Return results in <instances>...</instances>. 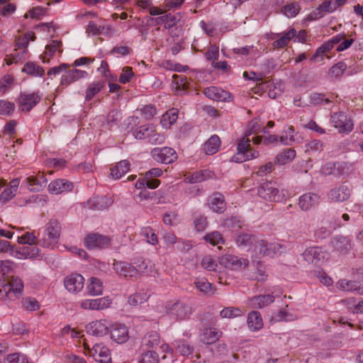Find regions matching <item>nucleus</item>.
<instances>
[{
    "instance_id": "f257e3e1",
    "label": "nucleus",
    "mask_w": 363,
    "mask_h": 363,
    "mask_svg": "<svg viewBox=\"0 0 363 363\" xmlns=\"http://www.w3.org/2000/svg\"><path fill=\"white\" fill-rule=\"evenodd\" d=\"M250 143L249 138L243 137L240 140L238 144V152L232 157L233 162L240 163L258 157V152L253 150Z\"/></svg>"
},
{
    "instance_id": "f03ea898",
    "label": "nucleus",
    "mask_w": 363,
    "mask_h": 363,
    "mask_svg": "<svg viewBox=\"0 0 363 363\" xmlns=\"http://www.w3.org/2000/svg\"><path fill=\"white\" fill-rule=\"evenodd\" d=\"M61 227L56 220H50L47 226L45 237L38 241V243L46 247H52L56 244L60 238Z\"/></svg>"
},
{
    "instance_id": "7ed1b4c3",
    "label": "nucleus",
    "mask_w": 363,
    "mask_h": 363,
    "mask_svg": "<svg viewBox=\"0 0 363 363\" xmlns=\"http://www.w3.org/2000/svg\"><path fill=\"white\" fill-rule=\"evenodd\" d=\"M63 71L64 74L61 77L60 86L57 89V91H61L65 86L66 87L73 82L88 76V73L86 71L77 69H70L69 67Z\"/></svg>"
},
{
    "instance_id": "20e7f679",
    "label": "nucleus",
    "mask_w": 363,
    "mask_h": 363,
    "mask_svg": "<svg viewBox=\"0 0 363 363\" xmlns=\"http://www.w3.org/2000/svg\"><path fill=\"white\" fill-rule=\"evenodd\" d=\"M303 259L309 264L319 267L327 259L328 253L319 247L307 248L302 254Z\"/></svg>"
},
{
    "instance_id": "39448f33",
    "label": "nucleus",
    "mask_w": 363,
    "mask_h": 363,
    "mask_svg": "<svg viewBox=\"0 0 363 363\" xmlns=\"http://www.w3.org/2000/svg\"><path fill=\"white\" fill-rule=\"evenodd\" d=\"M258 195L265 200L270 201H279L281 199L284 194L279 193V189L275 186V184L272 182H266L262 184L257 190Z\"/></svg>"
},
{
    "instance_id": "423d86ee",
    "label": "nucleus",
    "mask_w": 363,
    "mask_h": 363,
    "mask_svg": "<svg viewBox=\"0 0 363 363\" xmlns=\"http://www.w3.org/2000/svg\"><path fill=\"white\" fill-rule=\"evenodd\" d=\"M151 155L155 160L164 164H170L177 159L175 150L169 147H155L151 151Z\"/></svg>"
},
{
    "instance_id": "0eeeda50",
    "label": "nucleus",
    "mask_w": 363,
    "mask_h": 363,
    "mask_svg": "<svg viewBox=\"0 0 363 363\" xmlns=\"http://www.w3.org/2000/svg\"><path fill=\"white\" fill-rule=\"evenodd\" d=\"M331 122L340 133H350L353 129V123L344 112L334 113L331 116Z\"/></svg>"
},
{
    "instance_id": "6e6552de",
    "label": "nucleus",
    "mask_w": 363,
    "mask_h": 363,
    "mask_svg": "<svg viewBox=\"0 0 363 363\" xmlns=\"http://www.w3.org/2000/svg\"><path fill=\"white\" fill-rule=\"evenodd\" d=\"M85 246L92 250L94 248H104L110 245V238L107 236L98 233L88 235L84 239Z\"/></svg>"
},
{
    "instance_id": "1a4fd4ad",
    "label": "nucleus",
    "mask_w": 363,
    "mask_h": 363,
    "mask_svg": "<svg viewBox=\"0 0 363 363\" xmlns=\"http://www.w3.org/2000/svg\"><path fill=\"white\" fill-rule=\"evenodd\" d=\"M169 315L175 316L179 320L184 319L191 313V308L187 304L177 301L166 306Z\"/></svg>"
},
{
    "instance_id": "9d476101",
    "label": "nucleus",
    "mask_w": 363,
    "mask_h": 363,
    "mask_svg": "<svg viewBox=\"0 0 363 363\" xmlns=\"http://www.w3.org/2000/svg\"><path fill=\"white\" fill-rule=\"evenodd\" d=\"M84 277L79 274H72L65 277L64 284L65 288L72 293H77L84 287Z\"/></svg>"
},
{
    "instance_id": "9b49d317",
    "label": "nucleus",
    "mask_w": 363,
    "mask_h": 363,
    "mask_svg": "<svg viewBox=\"0 0 363 363\" xmlns=\"http://www.w3.org/2000/svg\"><path fill=\"white\" fill-rule=\"evenodd\" d=\"M220 263L224 265L225 267L230 268L231 269H238L247 267L249 261L247 259L238 258L233 255H227L220 258Z\"/></svg>"
},
{
    "instance_id": "f8f14e48",
    "label": "nucleus",
    "mask_w": 363,
    "mask_h": 363,
    "mask_svg": "<svg viewBox=\"0 0 363 363\" xmlns=\"http://www.w3.org/2000/svg\"><path fill=\"white\" fill-rule=\"evenodd\" d=\"M209 208L217 213H223L226 208L224 196L220 193L216 192L208 199Z\"/></svg>"
},
{
    "instance_id": "ddd939ff",
    "label": "nucleus",
    "mask_w": 363,
    "mask_h": 363,
    "mask_svg": "<svg viewBox=\"0 0 363 363\" xmlns=\"http://www.w3.org/2000/svg\"><path fill=\"white\" fill-rule=\"evenodd\" d=\"M203 93L206 97L215 101H229L231 95L229 92L217 86H210L205 88Z\"/></svg>"
},
{
    "instance_id": "4468645a",
    "label": "nucleus",
    "mask_w": 363,
    "mask_h": 363,
    "mask_svg": "<svg viewBox=\"0 0 363 363\" xmlns=\"http://www.w3.org/2000/svg\"><path fill=\"white\" fill-rule=\"evenodd\" d=\"M39 249L33 245L19 248L16 247L15 251H12V256L18 259H33L39 256Z\"/></svg>"
},
{
    "instance_id": "2eb2a0df",
    "label": "nucleus",
    "mask_w": 363,
    "mask_h": 363,
    "mask_svg": "<svg viewBox=\"0 0 363 363\" xmlns=\"http://www.w3.org/2000/svg\"><path fill=\"white\" fill-rule=\"evenodd\" d=\"M111 303V300L108 297L97 299L85 300L81 303V307L84 309L102 310L108 308Z\"/></svg>"
},
{
    "instance_id": "dca6fc26",
    "label": "nucleus",
    "mask_w": 363,
    "mask_h": 363,
    "mask_svg": "<svg viewBox=\"0 0 363 363\" xmlns=\"http://www.w3.org/2000/svg\"><path fill=\"white\" fill-rule=\"evenodd\" d=\"M351 194V189L346 184L333 189L329 194L330 198L335 202H342L347 200Z\"/></svg>"
},
{
    "instance_id": "f3484780",
    "label": "nucleus",
    "mask_w": 363,
    "mask_h": 363,
    "mask_svg": "<svg viewBox=\"0 0 363 363\" xmlns=\"http://www.w3.org/2000/svg\"><path fill=\"white\" fill-rule=\"evenodd\" d=\"M113 269L120 277L125 278L136 277V270L133 268V264L125 262H115Z\"/></svg>"
},
{
    "instance_id": "a211bd4d",
    "label": "nucleus",
    "mask_w": 363,
    "mask_h": 363,
    "mask_svg": "<svg viewBox=\"0 0 363 363\" xmlns=\"http://www.w3.org/2000/svg\"><path fill=\"white\" fill-rule=\"evenodd\" d=\"M113 203V199L106 196H96L88 201V205L93 210L108 208Z\"/></svg>"
},
{
    "instance_id": "6ab92c4d",
    "label": "nucleus",
    "mask_w": 363,
    "mask_h": 363,
    "mask_svg": "<svg viewBox=\"0 0 363 363\" xmlns=\"http://www.w3.org/2000/svg\"><path fill=\"white\" fill-rule=\"evenodd\" d=\"M40 97L35 94H21L18 98V103L22 111H29L40 101Z\"/></svg>"
},
{
    "instance_id": "aec40b11",
    "label": "nucleus",
    "mask_w": 363,
    "mask_h": 363,
    "mask_svg": "<svg viewBox=\"0 0 363 363\" xmlns=\"http://www.w3.org/2000/svg\"><path fill=\"white\" fill-rule=\"evenodd\" d=\"M319 196L315 194L307 193L299 198L298 206L304 211H308L318 203Z\"/></svg>"
},
{
    "instance_id": "412c9836",
    "label": "nucleus",
    "mask_w": 363,
    "mask_h": 363,
    "mask_svg": "<svg viewBox=\"0 0 363 363\" xmlns=\"http://www.w3.org/2000/svg\"><path fill=\"white\" fill-rule=\"evenodd\" d=\"M111 339L118 344L125 342L128 338V330L124 325H116L111 331Z\"/></svg>"
},
{
    "instance_id": "4be33fe9",
    "label": "nucleus",
    "mask_w": 363,
    "mask_h": 363,
    "mask_svg": "<svg viewBox=\"0 0 363 363\" xmlns=\"http://www.w3.org/2000/svg\"><path fill=\"white\" fill-rule=\"evenodd\" d=\"M73 189V184L65 179H57L49 184L48 189L52 194H61Z\"/></svg>"
},
{
    "instance_id": "5701e85b",
    "label": "nucleus",
    "mask_w": 363,
    "mask_h": 363,
    "mask_svg": "<svg viewBox=\"0 0 363 363\" xmlns=\"http://www.w3.org/2000/svg\"><path fill=\"white\" fill-rule=\"evenodd\" d=\"M91 354L93 356L97 354L96 360L101 363H108L111 361L110 350L105 346L95 345L91 350Z\"/></svg>"
},
{
    "instance_id": "b1692460",
    "label": "nucleus",
    "mask_w": 363,
    "mask_h": 363,
    "mask_svg": "<svg viewBox=\"0 0 363 363\" xmlns=\"http://www.w3.org/2000/svg\"><path fill=\"white\" fill-rule=\"evenodd\" d=\"M9 286L6 291V297L9 298V294L12 292L17 297L22 295L23 289V282L21 278L16 276H10Z\"/></svg>"
},
{
    "instance_id": "393cba45",
    "label": "nucleus",
    "mask_w": 363,
    "mask_h": 363,
    "mask_svg": "<svg viewBox=\"0 0 363 363\" xmlns=\"http://www.w3.org/2000/svg\"><path fill=\"white\" fill-rule=\"evenodd\" d=\"M255 249H254V255L252 257H255V259H259L264 256L269 257V243H268L264 240H257L256 239L255 243Z\"/></svg>"
},
{
    "instance_id": "a878e982",
    "label": "nucleus",
    "mask_w": 363,
    "mask_h": 363,
    "mask_svg": "<svg viewBox=\"0 0 363 363\" xmlns=\"http://www.w3.org/2000/svg\"><path fill=\"white\" fill-rule=\"evenodd\" d=\"M30 190L33 191H39L42 188L45 187L47 184V179L43 174L37 176H30L26 179Z\"/></svg>"
},
{
    "instance_id": "bb28decb",
    "label": "nucleus",
    "mask_w": 363,
    "mask_h": 363,
    "mask_svg": "<svg viewBox=\"0 0 363 363\" xmlns=\"http://www.w3.org/2000/svg\"><path fill=\"white\" fill-rule=\"evenodd\" d=\"M274 301V296L272 294L256 296L250 299V306L254 308H261Z\"/></svg>"
},
{
    "instance_id": "cd10ccee",
    "label": "nucleus",
    "mask_w": 363,
    "mask_h": 363,
    "mask_svg": "<svg viewBox=\"0 0 363 363\" xmlns=\"http://www.w3.org/2000/svg\"><path fill=\"white\" fill-rule=\"evenodd\" d=\"M331 243L334 250L340 253H346L351 247L349 240L342 235L335 236Z\"/></svg>"
},
{
    "instance_id": "c85d7f7f",
    "label": "nucleus",
    "mask_w": 363,
    "mask_h": 363,
    "mask_svg": "<svg viewBox=\"0 0 363 363\" xmlns=\"http://www.w3.org/2000/svg\"><path fill=\"white\" fill-rule=\"evenodd\" d=\"M220 333L214 328H207L201 335V341L204 344H213L220 337Z\"/></svg>"
},
{
    "instance_id": "c756f323",
    "label": "nucleus",
    "mask_w": 363,
    "mask_h": 363,
    "mask_svg": "<svg viewBox=\"0 0 363 363\" xmlns=\"http://www.w3.org/2000/svg\"><path fill=\"white\" fill-rule=\"evenodd\" d=\"M103 284L101 281L96 277H91L89 279V284L87 285V293L90 296L101 295L103 292Z\"/></svg>"
},
{
    "instance_id": "7c9ffc66",
    "label": "nucleus",
    "mask_w": 363,
    "mask_h": 363,
    "mask_svg": "<svg viewBox=\"0 0 363 363\" xmlns=\"http://www.w3.org/2000/svg\"><path fill=\"white\" fill-rule=\"evenodd\" d=\"M87 332L92 335L101 337L108 333V327L101 321H95L87 327Z\"/></svg>"
},
{
    "instance_id": "2f4dec72",
    "label": "nucleus",
    "mask_w": 363,
    "mask_h": 363,
    "mask_svg": "<svg viewBox=\"0 0 363 363\" xmlns=\"http://www.w3.org/2000/svg\"><path fill=\"white\" fill-rule=\"evenodd\" d=\"M247 325L251 330H257L263 327L261 314L258 311H253L248 314Z\"/></svg>"
},
{
    "instance_id": "473e14b6",
    "label": "nucleus",
    "mask_w": 363,
    "mask_h": 363,
    "mask_svg": "<svg viewBox=\"0 0 363 363\" xmlns=\"http://www.w3.org/2000/svg\"><path fill=\"white\" fill-rule=\"evenodd\" d=\"M130 169V162L128 160H121L112 168L111 174L115 179H119Z\"/></svg>"
},
{
    "instance_id": "72a5a7b5",
    "label": "nucleus",
    "mask_w": 363,
    "mask_h": 363,
    "mask_svg": "<svg viewBox=\"0 0 363 363\" xmlns=\"http://www.w3.org/2000/svg\"><path fill=\"white\" fill-rule=\"evenodd\" d=\"M235 240L238 247H248L254 245L256 238L252 234L240 233L235 235Z\"/></svg>"
},
{
    "instance_id": "f704fd0d",
    "label": "nucleus",
    "mask_w": 363,
    "mask_h": 363,
    "mask_svg": "<svg viewBox=\"0 0 363 363\" xmlns=\"http://www.w3.org/2000/svg\"><path fill=\"white\" fill-rule=\"evenodd\" d=\"M220 140L218 135L211 136L204 144V151L207 155H211L218 152Z\"/></svg>"
},
{
    "instance_id": "c9c22d12",
    "label": "nucleus",
    "mask_w": 363,
    "mask_h": 363,
    "mask_svg": "<svg viewBox=\"0 0 363 363\" xmlns=\"http://www.w3.org/2000/svg\"><path fill=\"white\" fill-rule=\"evenodd\" d=\"M133 268L138 274H148L151 272V266L149 265L150 262L143 258L135 259L132 262Z\"/></svg>"
},
{
    "instance_id": "e433bc0d",
    "label": "nucleus",
    "mask_w": 363,
    "mask_h": 363,
    "mask_svg": "<svg viewBox=\"0 0 363 363\" xmlns=\"http://www.w3.org/2000/svg\"><path fill=\"white\" fill-rule=\"evenodd\" d=\"M194 284L196 289L206 295H213L216 290L212 284L208 282L206 278L197 279Z\"/></svg>"
},
{
    "instance_id": "4c0bfd02",
    "label": "nucleus",
    "mask_w": 363,
    "mask_h": 363,
    "mask_svg": "<svg viewBox=\"0 0 363 363\" xmlns=\"http://www.w3.org/2000/svg\"><path fill=\"white\" fill-rule=\"evenodd\" d=\"M22 72L33 77H43L45 74L43 67L32 62H27L22 69Z\"/></svg>"
},
{
    "instance_id": "58836bf2",
    "label": "nucleus",
    "mask_w": 363,
    "mask_h": 363,
    "mask_svg": "<svg viewBox=\"0 0 363 363\" xmlns=\"http://www.w3.org/2000/svg\"><path fill=\"white\" fill-rule=\"evenodd\" d=\"M296 156V151L293 149H286L284 152L279 153L275 159V163L284 164L291 161Z\"/></svg>"
},
{
    "instance_id": "ea45409f",
    "label": "nucleus",
    "mask_w": 363,
    "mask_h": 363,
    "mask_svg": "<svg viewBox=\"0 0 363 363\" xmlns=\"http://www.w3.org/2000/svg\"><path fill=\"white\" fill-rule=\"evenodd\" d=\"M296 31L294 28L290 29L288 32L284 33L280 38L273 43L274 46L279 48L286 46L290 40L296 36Z\"/></svg>"
},
{
    "instance_id": "a19ab883",
    "label": "nucleus",
    "mask_w": 363,
    "mask_h": 363,
    "mask_svg": "<svg viewBox=\"0 0 363 363\" xmlns=\"http://www.w3.org/2000/svg\"><path fill=\"white\" fill-rule=\"evenodd\" d=\"M177 118V110L172 108L169 110L166 113H164L162 116L160 123L163 127L167 128L169 127L174 122H176Z\"/></svg>"
},
{
    "instance_id": "79ce46f5",
    "label": "nucleus",
    "mask_w": 363,
    "mask_h": 363,
    "mask_svg": "<svg viewBox=\"0 0 363 363\" xmlns=\"http://www.w3.org/2000/svg\"><path fill=\"white\" fill-rule=\"evenodd\" d=\"M338 287L344 291H356L359 294H363V286H357L356 282L347 281L345 279L340 280L337 282Z\"/></svg>"
},
{
    "instance_id": "37998d69",
    "label": "nucleus",
    "mask_w": 363,
    "mask_h": 363,
    "mask_svg": "<svg viewBox=\"0 0 363 363\" xmlns=\"http://www.w3.org/2000/svg\"><path fill=\"white\" fill-rule=\"evenodd\" d=\"M223 225L229 230H236L242 228V220L234 216H228L223 220Z\"/></svg>"
},
{
    "instance_id": "c03bdc74",
    "label": "nucleus",
    "mask_w": 363,
    "mask_h": 363,
    "mask_svg": "<svg viewBox=\"0 0 363 363\" xmlns=\"http://www.w3.org/2000/svg\"><path fill=\"white\" fill-rule=\"evenodd\" d=\"M104 86V83L101 82H96L89 84L86 91L85 100L86 101H90Z\"/></svg>"
},
{
    "instance_id": "a18cd8bd",
    "label": "nucleus",
    "mask_w": 363,
    "mask_h": 363,
    "mask_svg": "<svg viewBox=\"0 0 363 363\" xmlns=\"http://www.w3.org/2000/svg\"><path fill=\"white\" fill-rule=\"evenodd\" d=\"M176 351L183 356H188L192 353L193 347L183 340L177 341L175 342Z\"/></svg>"
},
{
    "instance_id": "49530a36",
    "label": "nucleus",
    "mask_w": 363,
    "mask_h": 363,
    "mask_svg": "<svg viewBox=\"0 0 363 363\" xmlns=\"http://www.w3.org/2000/svg\"><path fill=\"white\" fill-rule=\"evenodd\" d=\"M144 345L147 348L156 347L160 343V336L155 332H152L143 338Z\"/></svg>"
},
{
    "instance_id": "de8ad7c7",
    "label": "nucleus",
    "mask_w": 363,
    "mask_h": 363,
    "mask_svg": "<svg viewBox=\"0 0 363 363\" xmlns=\"http://www.w3.org/2000/svg\"><path fill=\"white\" fill-rule=\"evenodd\" d=\"M323 150V143L319 140H313L306 144V152L309 155L320 152Z\"/></svg>"
},
{
    "instance_id": "09e8293b",
    "label": "nucleus",
    "mask_w": 363,
    "mask_h": 363,
    "mask_svg": "<svg viewBox=\"0 0 363 363\" xmlns=\"http://www.w3.org/2000/svg\"><path fill=\"white\" fill-rule=\"evenodd\" d=\"M139 363H159V356L155 351L148 350L142 354Z\"/></svg>"
},
{
    "instance_id": "8fccbe9b",
    "label": "nucleus",
    "mask_w": 363,
    "mask_h": 363,
    "mask_svg": "<svg viewBox=\"0 0 363 363\" xmlns=\"http://www.w3.org/2000/svg\"><path fill=\"white\" fill-rule=\"evenodd\" d=\"M153 128L152 125H142L135 131L134 136L138 140L148 138L150 133H152Z\"/></svg>"
},
{
    "instance_id": "3c124183",
    "label": "nucleus",
    "mask_w": 363,
    "mask_h": 363,
    "mask_svg": "<svg viewBox=\"0 0 363 363\" xmlns=\"http://www.w3.org/2000/svg\"><path fill=\"white\" fill-rule=\"evenodd\" d=\"M347 69V65L345 62H340L335 65H334L329 69V75L330 77H334L335 78L340 77L344 72V71Z\"/></svg>"
},
{
    "instance_id": "603ef678",
    "label": "nucleus",
    "mask_w": 363,
    "mask_h": 363,
    "mask_svg": "<svg viewBox=\"0 0 363 363\" xmlns=\"http://www.w3.org/2000/svg\"><path fill=\"white\" fill-rule=\"evenodd\" d=\"M15 105L13 103L5 100H0V114L10 116L13 112Z\"/></svg>"
},
{
    "instance_id": "864d4df0",
    "label": "nucleus",
    "mask_w": 363,
    "mask_h": 363,
    "mask_svg": "<svg viewBox=\"0 0 363 363\" xmlns=\"http://www.w3.org/2000/svg\"><path fill=\"white\" fill-rule=\"evenodd\" d=\"M141 233L150 244L155 245L157 243V237L151 228L147 227L143 228Z\"/></svg>"
},
{
    "instance_id": "5fc2aeb1",
    "label": "nucleus",
    "mask_w": 363,
    "mask_h": 363,
    "mask_svg": "<svg viewBox=\"0 0 363 363\" xmlns=\"http://www.w3.org/2000/svg\"><path fill=\"white\" fill-rule=\"evenodd\" d=\"M18 242L21 244L29 245L37 243V237L33 233H26L21 237H18Z\"/></svg>"
},
{
    "instance_id": "6e6d98bb",
    "label": "nucleus",
    "mask_w": 363,
    "mask_h": 363,
    "mask_svg": "<svg viewBox=\"0 0 363 363\" xmlns=\"http://www.w3.org/2000/svg\"><path fill=\"white\" fill-rule=\"evenodd\" d=\"M269 257H272L275 255H280L286 250V246L279 243H269Z\"/></svg>"
},
{
    "instance_id": "4d7b16f0",
    "label": "nucleus",
    "mask_w": 363,
    "mask_h": 363,
    "mask_svg": "<svg viewBox=\"0 0 363 363\" xmlns=\"http://www.w3.org/2000/svg\"><path fill=\"white\" fill-rule=\"evenodd\" d=\"M204 238L213 245H216L220 242H223L222 235L218 231H214L207 234Z\"/></svg>"
},
{
    "instance_id": "13d9d810",
    "label": "nucleus",
    "mask_w": 363,
    "mask_h": 363,
    "mask_svg": "<svg viewBox=\"0 0 363 363\" xmlns=\"http://www.w3.org/2000/svg\"><path fill=\"white\" fill-rule=\"evenodd\" d=\"M240 313V310L238 308L227 307L223 308L220 315L222 318H231L238 316Z\"/></svg>"
},
{
    "instance_id": "bf43d9fd",
    "label": "nucleus",
    "mask_w": 363,
    "mask_h": 363,
    "mask_svg": "<svg viewBox=\"0 0 363 363\" xmlns=\"http://www.w3.org/2000/svg\"><path fill=\"white\" fill-rule=\"evenodd\" d=\"M133 74L132 67H124L122 69V73L119 77V82L122 84H125L130 81Z\"/></svg>"
},
{
    "instance_id": "052dcab7",
    "label": "nucleus",
    "mask_w": 363,
    "mask_h": 363,
    "mask_svg": "<svg viewBox=\"0 0 363 363\" xmlns=\"http://www.w3.org/2000/svg\"><path fill=\"white\" fill-rule=\"evenodd\" d=\"M202 267L208 271H216L217 264L216 261L209 255L205 256L201 262Z\"/></svg>"
},
{
    "instance_id": "680f3d73",
    "label": "nucleus",
    "mask_w": 363,
    "mask_h": 363,
    "mask_svg": "<svg viewBox=\"0 0 363 363\" xmlns=\"http://www.w3.org/2000/svg\"><path fill=\"white\" fill-rule=\"evenodd\" d=\"M122 118L121 111L118 110L111 111L107 116V122L108 124L116 125Z\"/></svg>"
},
{
    "instance_id": "e2e57ef3",
    "label": "nucleus",
    "mask_w": 363,
    "mask_h": 363,
    "mask_svg": "<svg viewBox=\"0 0 363 363\" xmlns=\"http://www.w3.org/2000/svg\"><path fill=\"white\" fill-rule=\"evenodd\" d=\"M283 13L288 17H292L297 14L298 11V6L295 3L286 5L282 9Z\"/></svg>"
},
{
    "instance_id": "0e129e2a",
    "label": "nucleus",
    "mask_w": 363,
    "mask_h": 363,
    "mask_svg": "<svg viewBox=\"0 0 363 363\" xmlns=\"http://www.w3.org/2000/svg\"><path fill=\"white\" fill-rule=\"evenodd\" d=\"M317 10L318 11L320 17H321L322 12H333L335 10V6H334L333 0L325 1L321 5L319 6Z\"/></svg>"
},
{
    "instance_id": "69168bd1",
    "label": "nucleus",
    "mask_w": 363,
    "mask_h": 363,
    "mask_svg": "<svg viewBox=\"0 0 363 363\" xmlns=\"http://www.w3.org/2000/svg\"><path fill=\"white\" fill-rule=\"evenodd\" d=\"M9 363H28L26 355L19 353H13L8 357Z\"/></svg>"
},
{
    "instance_id": "338daca9",
    "label": "nucleus",
    "mask_w": 363,
    "mask_h": 363,
    "mask_svg": "<svg viewBox=\"0 0 363 363\" xmlns=\"http://www.w3.org/2000/svg\"><path fill=\"white\" fill-rule=\"evenodd\" d=\"M23 306L29 311H35L39 308V303L34 298H27L22 301Z\"/></svg>"
},
{
    "instance_id": "774afa93",
    "label": "nucleus",
    "mask_w": 363,
    "mask_h": 363,
    "mask_svg": "<svg viewBox=\"0 0 363 363\" xmlns=\"http://www.w3.org/2000/svg\"><path fill=\"white\" fill-rule=\"evenodd\" d=\"M149 141L152 144H161L164 140V136L159 133H157L155 128L152 129V133L149 136Z\"/></svg>"
}]
</instances>
